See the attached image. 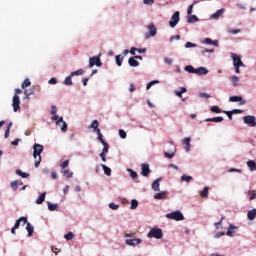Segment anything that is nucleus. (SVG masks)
Instances as JSON below:
<instances>
[{
    "label": "nucleus",
    "mask_w": 256,
    "mask_h": 256,
    "mask_svg": "<svg viewBox=\"0 0 256 256\" xmlns=\"http://www.w3.org/2000/svg\"><path fill=\"white\" fill-rule=\"evenodd\" d=\"M64 175H66V177L69 179L71 177H73V172H71V170L66 169L63 171Z\"/></svg>",
    "instance_id": "nucleus-50"
},
{
    "label": "nucleus",
    "mask_w": 256,
    "mask_h": 256,
    "mask_svg": "<svg viewBox=\"0 0 256 256\" xmlns=\"http://www.w3.org/2000/svg\"><path fill=\"white\" fill-rule=\"evenodd\" d=\"M50 113H51V115L57 114V106H55V105L51 106Z\"/></svg>",
    "instance_id": "nucleus-60"
},
{
    "label": "nucleus",
    "mask_w": 256,
    "mask_h": 256,
    "mask_svg": "<svg viewBox=\"0 0 256 256\" xmlns=\"http://www.w3.org/2000/svg\"><path fill=\"white\" fill-rule=\"evenodd\" d=\"M61 169H65L69 167V160H65L62 164H60Z\"/></svg>",
    "instance_id": "nucleus-58"
},
{
    "label": "nucleus",
    "mask_w": 256,
    "mask_h": 256,
    "mask_svg": "<svg viewBox=\"0 0 256 256\" xmlns=\"http://www.w3.org/2000/svg\"><path fill=\"white\" fill-rule=\"evenodd\" d=\"M179 11H176L172 17H171V20L169 21V25L170 27H176L177 26V23H179Z\"/></svg>",
    "instance_id": "nucleus-7"
},
{
    "label": "nucleus",
    "mask_w": 256,
    "mask_h": 256,
    "mask_svg": "<svg viewBox=\"0 0 256 256\" xmlns=\"http://www.w3.org/2000/svg\"><path fill=\"white\" fill-rule=\"evenodd\" d=\"M83 73H85V71H83V69H79L77 71H73L71 72V77H75V75H83Z\"/></svg>",
    "instance_id": "nucleus-44"
},
{
    "label": "nucleus",
    "mask_w": 256,
    "mask_h": 256,
    "mask_svg": "<svg viewBox=\"0 0 256 256\" xmlns=\"http://www.w3.org/2000/svg\"><path fill=\"white\" fill-rule=\"evenodd\" d=\"M247 166L249 167L250 171H256V163L253 160H249L247 162Z\"/></svg>",
    "instance_id": "nucleus-30"
},
{
    "label": "nucleus",
    "mask_w": 256,
    "mask_h": 256,
    "mask_svg": "<svg viewBox=\"0 0 256 256\" xmlns=\"http://www.w3.org/2000/svg\"><path fill=\"white\" fill-rule=\"evenodd\" d=\"M33 93H34L33 89H26L24 91L25 99H29V97H31V95H33Z\"/></svg>",
    "instance_id": "nucleus-38"
},
{
    "label": "nucleus",
    "mask_w": 256,
    "mask_h": 256,
    "mask_svg": "<svg viewBox=\"0 0 256 256\" xmlns=\"http://www.w3.org/2000/svg\"><path fill=\"white\" fill-rule=\"evenodd\" d=\"M197 21H199V18L195 15L190 16L188 19V23H197Z\"/></svg>",
    "instance_id": "nucleus-46"
},
{
    "label": "nucleus",
    "mask_w": 256,
    "mask_h": 256,
    "mask_svg": "<svg viewBox=\"0 0 256 256\" xmlns=\"http://www.w3.org/2000/svg\"><path fill=\"white\" fill-rule=\"evenodd\" d=\"M101 167H102L105 175H107L108 177H111V168L107 167V165H105V164H101Z\"/></svg>",
    "instance_id": "nucleus-28"
},
{
    "label": "nucleus",
    "mask_w": 256,
    "mask_h": 256,
    "mask_svg": "<svg viewBox=\"0 0 256 256\" xmlns=\"http://www.w3.org/2000/svg\"><path fill=\"white\" fill-rule=\"evenodd\" d=\"M215 50H213V49H203V50H201V53L202 54H205V53H213Z\"/></svg>",
    "instance_id": "nucleus-64"
},
{
    "label": "nucleus",
    "mask_w": 256,
    "mask_h": 256,
    "mask_svg": "<svg viewBox=\"0 0 256 256\" xmlns=\"http://www.w3.org/2000/svg\"><path fill=\"white\" fill-rule=\"evenodd\" d=\"M230 81L233 87H237L239 85V78L237 76H231Z\"/></svg>",
    "instance_id": "nucleus-31"
},
{
    "label": "nucleus",
    "mask_w": 256,
    "mask_h": 256,
    "mask_svg": "<svg viewBox=\"0 0 256 256\" xmlns=\"http://www.w3.org/2000/svg\"><path fill=\"white\" fill-rule=\"evenodd\" d=\"M75 237V234H73V232H68L67 234H65L64 239H66V241H71V239H73Z\"/></svg>",
    "instance_id": "nucleus-41"
},
{
    "label": "nucleus",
    "mask_w": 256,
    "mask_h": 256,
    "mask_svg": "<svg viewBox=\"0 0 256 256\" xmlns=\"http://www.w3.org/2000/svg\"><path fill=\"white\" fill-rule=\"evenodd\" d=\"M205 121L210 123H221V121H223V117L217 116L214 118H207Z\"/></svg>",
    "instance_id": "nucleus-19"
},
{
    "label": "nucleus",
    "mask_w": 256,
    "mask_h": 256,
    "mask_svg": "<svg viewBox=\"0 0 256 256\" xmlns=\"http://www.w3.org/2000/svg\"><path fill=\"white\" fill-rule=\"evenodd\" d=\"M243 121L249 127H256L255 116H251V115L244 116Z\"/></svg>",
    "instance_id": "nucleus-5"
},
{
    "label": "nucleus",
    "mask_w": 256,
    "mask_h": 256,
    "mask_svg": "<svg viewBox=\"0 0 256 256\" xmlns=\"http://www.w3.org/2000/svg\"><path fill=\"white\" fill-rule=\"evenodd\" d=\"M211 111L212 113H222V111L219 109V106H212Z\"/></svg>",
    "instance_id": "nucleus-54"
},
{
    "label": "nucleus",
    "mask_w": 256,
    "mask_h": 256,
    "mask_svg": "<svg viewBox=\"0 0 256 256\" xmlns=\"http://www.w3.org/2000/svg\"><path fill=\"white\" fill-rule=\"evenodd\" d=\"M137 207H139V202L137 200L133 199L131 201L130 209H136Z\"/></svg>",
    "instance_id": "nucleus-45"
},
{
    "label": "nucleus",
    "mask_w": 256,
    "mask_h": 256,
    "mask_svg": "<svg viewBox=\"0 0 256 256\" xmlns=\"http://www.w3.org/2000/svg\"><path fill=\"white\" fill-rule=\"evenodd\" d=\"M249 199H250V201H253V199H256V191L255 190L249 192Z\"/></svg>",
    "instance_id": "nucleus-52"
},
{
    "label": "nucleus",
    "mask_w": 256,
    "mask_h": 256,
    "mask_svg": "<svg viewBox=\"0 0 256 256\" xmlns=\"http://www.w3.org/2000/svg\"><path fill=\"white\" fill-rule=\"evenodd\" d=\"M128 65H130V67H139V61H137L134 57H130L128 59Z\"/></svg>",
    "instance_id": "nucleus-18"
},
{
    "label": "nucleus",
    "mask_w": 256,
    "mask_h": 256,
    "mask_svg": "<svg viewBox=\"0 0 256 256\" xmlns=\"http://www.w3.org/2000/svg\"><path fill=\"white\" fill-rule=\"evenodd\" d=\"M21 223H22L23 226H25V224L27 223V218L20 217L18 220H16V223L14 225V229H19V227L21 226Z\"/></svg>",
    "instance_id": "nucleus-16"
},
{
    "label": "nucleus",
    "mask_w": 256,
    "mask_h": 256,
    "mask_svg": "<svg viewBox=\"0 0 256 256\" xmlns=\"http://www.w3.org/2000/svg\"><path fill=\"white\" fill-rule=\"evenodd\" d=\"M186 49H191V47H197V44L193 43V42H187L185 44Z\"/></svg>",
    "instance_id": "nucleus-56"
},
{
    "label": "nucleus",
    "mask_w": 256,
    "mask_h": 256,
    "mask_svg": "<svg viewBox=\"0 0 256 256\" xmlns=\"http://www.w3.org/2000/svg\"><path fill=\"white\" fill-rule=\"evenodd\" d=\"M166 197H167V192H160L154 195V199H158V200L165 199Z\"/></svg>",
    "instance_id": "nucleus-26"
},
{
    "label": "nucleus",
    "mask_w": 256,
    "mask_h": 256,
    "mask_svg": "<svg viewBox=\"0 0 256 256\" xmlns=\"http://www.w3.org/2000/svg\"><path fill=\"white\" fill-rule=\"evenodd\" d=\"M128 171H129V173H130V177L132 178V179H137V172H135V171H133V170H131V169H128Z\"/></svg>",
    "instance_id": "nucleus-55"
},
{
    "label": "nucleus",
    "mask_w": 256,
    "mask_h": 256,
    "mask_svg": "<svg viewBox=\"0 0 256 256\" xmlns=\"http://www.w3.org/2000/svg\"><path fill=\"white\" fill-rule=\"evenodd\" d=\"M200 197L203 199H207L209 197V187H204L203 191L200 192Z\"/></svg>",
    "instance_id": "nucleus-24"
},
{
    "label": "nucleus",
    "mask_w": 256,
    "mask_h": 256,
    "mask_svg": "<svg viewBox=\"0 0 256 256\" xmlns=\"http://www.w3.org/2000/svg\"><path fill=\"white\" fill-rule=\"evenodd\" d=\"M184 71H186L187 73H193L195 75L196 68H194L191 65H187V66L184 67Z\"/></svg>",
    "instance_id": "nucleus-32"
},
{
    "label": "nucleus",
    "mask_w": 256,
    "mask_h": 256,
    "mask_svg": "<svg viewBox=\"0 0 256 256\" xmlns=\"http://www.w3.org/2000/svg\"><path fill=\"white\" fill-rule=\"evenodd\" d=\"M164 157H166V159H173L175 157V152H172V153L165 152Z\"/></svg>",
    "instance_id": "nucleus-49"
},
{
    "label": "nucleus",
    "mask_w": 256,
    "mask_h": 256,
    "mask_svg": "<svg viewBox=\"0 0 256 256\" xmlns=\"http://www.w3.org/2000/svg\"><path fill=\"white\" fill-rule=\"evenodd\" d=\"M223 113L227 115L230 121L233 119V111H223Z\"/></svg>",
    "instance_id": "nucleus-57"
},
{
    "label": "nucleus",
    "mask_w": 256,
    "mask_h": 256,
    "mask_svg": "<svg viewBox=\"0 0 256 256\" xmlns=\"http://www.w3.org/2000/svg\"><path fill=\"white\" fill-rule=\"evenodd\" d=\"M58 207L59 206L57 204H52L51 202H48L49 211H57Z\"/></svg>",
    "instance_id": "nucleus-37"
},
{
    "label": "nucleus",
    "mask_w": 256,
    "mask_h": 256,
    "mask_svg": "<svg viewBox=\"0 0 256 256\" xmlns=\"http://www.w3.org/2000/svg\"><path fill=\"white\" fill-rule=\"evenodd\" d=\"M119 136L121 137V139H127V132H125V130L123 129H120Z\"/></svg>",
    "instance_id": "nucleus-48"
},
{
    "label": "nucleus",
    "mask_w": 256,
    "mask_h": 256,
    "mask_svg": "<svg viewBox=\"0 0 256 256\" xmlns=\"http://www.w3.org/2000/svg\"><path fill=\"white\" fill-rule=\"evenodd\" d=\"M197 4V1L194 2L193 4H191L189 7H188V15H192L193 13V5Z\"/></svg>",
    "instance_id": "nucleus-59"
},
{
    "label": "nucleus",
    "mask_w": 256,
    "mask_h": 256,
    "mask_svg": "<svg viewBox=\"0 0 256 256\" xmlns=\"http://www.w3.org/2000/svg\"><path fill=\"white\" fill-rule=\"evenodd\" d=\"M13 127V122H10L7 126V129L5 131V134H4V137L5 139H8L9 138V135L11 133V128Z\"/></svg>",
    "instance_id": "nucleus-27"
},
{
    "label": "nucleus",
    "mask_w": 256,
    "mask_h": 256,
    "mask_svg": "<svg viewBox=\"0 0 256 256\" xmlns=\"http://www.w3.org/2000/svg\"><path fill=\"white\" fill-rule=\"evenodd\" d=\"M56 125H59V127H61V131H63V133H65V131H67V122L63 121V117H60L56 121Z\"/></svg>",
    "instance_id": "nucleus-11"
},
{
    "label": "nucleus",
    "mask_w": 256,
    "mask_h": 256,
    "mask_svg": "<svg viewBox=\"0 0 256 256\" xmlns=\"http://www.w3.org/2000/svg\"><path fill=\"white\" fill-rule=\"evenodd\" d=\"M231 57L233 59L234 67H243V61H241V57H239L236 53H232Z\"/></svg>",
    "instance_id": "nucleus-9"
},
{
    "label": "nucleus",
    "mask_w": 256,
    "mask_h": 256,
    "mask_svg": "<svg viewBox=\"0 0 256 256\" xmlns=\"http://www.w3.org/2000/svg\"><path fill=\"white\" fill-rule=\"evenodd\" d=\"M144 5H153L155 3V0H143Z\"/></svg>",
    "instance_id": "nucleus-63"
},
{
    "label": "nucleus",
    "mask_w": 256,
    "mask_h": 256,
    "mask_svg": "<svg viewBox=\"0 0 256 256\" xmlns=\"http://www.w3.org/2000/svg\"><path fill=\"white\" fill-rule=\"evenodd\" d=\"M45 195L46 193L44 192L38 197V199L36 200L37 205H41L45 201Z\"/></svg>",
    "instance_id": "nucleus-33"
},
{
    "label": "nucleus",
    "mask_w": 256,
    "mask_h": 256,
    "mask_svg": "<svg viewBox=\"0 0 256 256\" xmlns=\"http://www.w3.org/2000/svg\"><path fill=\"white\" fill-rule=\"evenodd\" d=\"M16 175H19L20 177H22V179H27V177H29V174L28 173H25L21 170H16Z\"/></svg>",
    "instance_id": "nucleus-34"
},
{
    "label": "nucleus",
    "mask_w": 256,
    "mask_h": 256,
    "mask_svg": "<svg viewBox=\"0 0 256 256\" xmlns=\"http://www.w3.org/2000/svg\"><path fill=\"white\" fill-rule=\"evenodd\" d=\"M51 249H52V253H55V255H57V253H61V249L55 246H52Z\"/></svg>",
    "instance_id": "nucleus-61"
},
{
    "label": "nucleus",
    "mask_w": 256,
    "mask_h": 256,
    "mask_svg": "<svg viewBox=\"0 0 256 256\" xmlns=\"http://www.w3.org/2000/svg\"><path fill=\"white\" fill-rule=\"evenodd\" d=\"M223 13H225V8L217 10V12L212 14L211 17H212V19H219V17H221V15H223Z\"/></svg>",
    "instance_id": "nucleus-22"
},
{
    "label": "nucleus",
    "mask_w": 256,
    "mask_h": 256,
    "mask_svg": "<svg viewBox=\"0 0 256 256\" xmlns=\"http://www.w3.org/2000/svg\"><path fill=\"white\" fill-rule=\"evenodd\" d=\"M116 59V65H118V67H121V65H123V55L119 54V55H116L115 57Z\"/></svg>",
    "instance_id": "nucleus-29"
},
{
    "label": "nucleus",
    "mask_w": 256,
    "mask_h": 256,
    "mask_svg": "<svg viewBox=\"0 0 256 256\" xmlns=\"http://www.w3.org/2000/svg\"><path fill=\"white\" fill-rule=\"evenodd\" d=\"M157 83H159V80H153L151 82H149L146 86V89L149 91V89L151 88L152 85H157Z\"/></svg>",
    "instance_id": "nucleus-51"
},
{
    "label": "nucleus",
    "mask_w": 256,
    "mask_h": 256,
    "mask_svg": "<svg viewBox=\"0 0 256 256\" xmlns=\"http://www.w3.org/2000/svg\"><path fill=\"white\" fill-rule=\"evenodd\" d=\"M204 43H206L207 45H214L215 47H219V41L215 40H211V38H206L204 40Z\"/></svg>",
    "instance_id": "nucleus-25"
},
{
    "label": "nucleus",
    "mask_w": 256,
    "mask_h": 256,
    "mask_svg": "<svg viewBox=\"0 0 256 256\" xmlns=\"http://www.w3.org/2000/svg\"><path fill=\"white\" fill-rule=\"evenodd\" d=\"M102 145H103L102 153L107 155V153H109V144H107V142H103Z\"/></svg>",
    "instance_id": "nucleus-42"
},
{
    "label": "nucleus",
    "mask_w": 256,
    "mask_h": 256,
    "mask_svg": "<svg viewBox=\"0 0 256 256\" xmlns=\"http://www.w3.org/2000/svg\"><path fill=\"white\" fill-rule=\"evenodd\" d=\"M71 77H73V76H71V74H70V76H67V77L65 78V80H64V85H68V86L73 85V80L71 79Z\"/></svg>",
    "instance_id": "nucleus-36"
},
{
    "label": "nucleus",
    "mask_w": 256,
    "mask_h": 256,
    "mask_svg": "<svg viewBox=\"0 0 256 256\" xmlns=\"http://www.w3.org/2000/svg\"><path fill=\"white\" fill-rule=\"evenodd\" d=\"M247 217L249 219V221H253L256 217V209H252V210H249L248 213H247Z\"/></svg>",
    "instance_id": "nucleus-23"
},
{
    "label": "nucleus",
    "mask_w": 256,
    "mask_h": 256,
    "mask_svg": "<svg viewBox=\"0 0 256 256\" xmlns=\"http://www.w3.org/2000/svg\"><path fill=\"white\" fill-rule=\"evenodd\" d=\"M141 169V174L143 175V177H147L149 173H151V169H149V164H142Z\"/></svg>",
    "instance_id": "nucleus-13"
},
{
    "label": "nucleus",
    "mask_w": 256,
    "mask_h": 256,
    "mask_svg": "<svg viewBox=\"0 0 256 256\" xmlns=\"http://www.w3.org/2000/svg\"><path fill=\"white\" fill-rule=\"evenodd\" d=\"M166 218L173 219L174 221H183V219H185V216H183V213H181V211H174L166 214Z\"/></svg>",
    "instance_id": "nucleus-2"
},
{
    "label": "nucleus",
    "mask_w": 256,
    "mask_h": 256,
    "mask_svg": "<svg viewBox=\"0 0 256 256\" xmlns=\"http://www.w3.org/2000/svg\"><path fill=\"white\" fill-rule=\"evenodd\" d=\"M147 29L149 31V35H146V39H149V37H155V35H157V27H155V24H149Z\"/></svg>",
    "instance_id": "nucleus-6"
},
{
    "label": "nucleus",
    "mask_w": 256,
    "mask_h": 256,
    "mask_svg": "<svg viewBox=\"0 0 256 256\" xmlns=\"http://www.w3.org/2000/svg\"><path fill=\"white\" fill-rule=\"evenodd\" d=\"M161 181H162V178H158V179H156L153 183H152V189H153V191H160V189H159V183H161Z\"/></svg>",
    "instance_id": "nucleus-20"
},
{
    "label": "nucleus",
    "mask_w": 256,
    "mask_h": 256,
    "mask_svg": "<svg viewBox=\"0 0 256 256\" xmlns=\"http://www.w3.org/2000/svg\"><path fill=\"white\" fill-rule=\"evenodd\" d=\"M182 144L185 145V150L187 152L191 151V137L184 138Z\"/></svg>",
    "instance_id": "nucleus-14"
},
{
    "label": "nucleus",
    "mask_w": 256,
    "mask_h": 256,
    "mask_svg": "<svg viewBox=\"0 0 256 256\" xmlns=\"http://www.w3.org/2000/svg\"><path fill=\"white\" fill-rule=\"evenodd\" d=\"M33 149H34L33 157H34V159H37V156H39L43 153V145L34 144Z\"/></svg>",
    "instance_id": "nucleus-8"
},
{
    "label": "nucleus",
    "mask_w": 256,
    "mask_h": 256,
    "mask_svg": "<svg viewBox=\"0 0 256 256\" xmlns=\"http://www.w3.org/2000/svg\"><path fill=\"white\" fill-rule=\"evenodd\" d=\"M95 65L96 67H101V65H103L101 58L94 56L89 59V68L91 69V67H95Z\"/></svg>",
    "instance_id": "nucleus-4"
},
{
    "label": "nucleus",
    "mask_w": 256,
    "mask_h": 256,
    "mask_svg": "<svg viewBox=\"0 0 256 256\" xmlns=\"http://www.w3.org/2000/svg\"><path fill=\"white\" fill-rule=\"evenodd\" d=\"M181 181H186V183H191V181H193V177L187 176V175L184 174L181 177Z\"/></svg>",
    "instance_id": "nucleus-39"
},
{
    "label": "nucleus",
    "mask_w": 256,
    "mask_h": 256,
    "mask_svg": "<svg viewBox=\"0 0 256 256\" xmlns=\"http://www.w3.org/2000/svg\"><path fill=\"white\" fill-rule=\"evenodd\" d=\"M27 87H31V80L29 78H26L22 83V89H27Z\"/></svg>",
    "instance_id": "nucleus-35"
},
{
    "label": "nucleus",
    "mask_w": 256,
    "mask_h": 256,
    "mask_svg": "<svg viewBox=\"0 0 256 256\" xmlns=\"http://www.w3.org/2000/svg\"><path fill=\"white\" fill-rule=\"evenodd\" d=\"M11 187L14 191H17L19 189V180L11 182Z\"/></svg>",
    "instance_id": "nucleus-40"
},
{
    "label": "nucleus",
    "mask_w": 256,
    "mask_h": 256,
    "mask_svg": "<svg viewBox=\"0 0 256 256\" xmlns=\"http://www.w3.org/2000/svg\"><path fill=\"white\" fill-rule=\"evenodd\" d=\"M235 231H237V227H236V226H233V225H230V226L228 227V230H227V232H226V235H227L228 237H233V236L235 235Z\"/></svg>",
    "instance_id": "nucleus-17"
},
{
    "label": "nucleus",
    "mask_w": 256,
    "mask_h": 256,
    "mask_svg": "<svg viewBox=\"0 0 256 256\" xmlns=\"http://www.w3.org/2000/svg\"><path fill=\"white\" fill-rule=\"evenodd\" d=\"M109 207H110V209H113V210L119 209V205H117V204H115L113 202L109 204Z\"/></svg>",
    "instance_id": "nucleus-62"
},
{
    "label": "nucleus",
    "mask_w": 256,
    "mask_h": 256,
    "mask_svg": "<svg viewBox=\"0 0 256 256\" xmlns=\"http://www.w3.org/2000/svg\"><path fill=\"white\" fill-rule=\"evenodd\" d=\"M20 105H21V100L19 99V95H14L12 99V107L15 113H17V111L21 109Z\"/></svg>",
    "instance_id": "nucleus-3"
},
{
    "label": "nucleus",
    "mask_w": 256,
    "mask_h": 256,
    "mask_svg": "<svg viewBox=\"0 0 256 256\" xmlns=\"http://www.w3.org/2000/svg\"><path fill=\"white\" fill-rule=\"evenodd\" d=\"M148 237L150 239H162L163 238V230H161L160 228H152L149 233H148Z\"/></svg>",
    "instance_id": "nucleus-1"
},
{
    "label": "nucleus",
    "mask_w": 256,
    "mask_h": 256,
    "mask_svg": "<svg viewBox=\"0 0 256 256\" xmlns=\"http://www.w3.org/2000/svg\"><path fill=\"white\" fill-rule=\"evenodd\" d=\"M90 128H91V129H94V131H95L96 129H99V121L94 120V121L91 123Z\"/></svg>",
    "instance_id": "nucleus-43"
},
{
    "label": "nucleus",
    "mask_w": 256,
    "mask_h": 256,
    "mask_svg": "<svg viewBox=\"0 0 256 256\" xmlns=\"http://www.w3.org/2000/svg\"><path fill=\"white\" fill-rule=\"evenodd\" d=\"M34 159H35L34 165L37 168V167H39V165H41V155L36 156V158H34Z\"/></svg>",
    "instance_id": "nucleus-47"
},
{
    "label": "nucleus",
    "mask_w": 256,
    "mask_h": 256,
    "mask_svg": "<svg viewBox=\"0 0 256 256\" xmlns=\"http://www.w3.org/2000/svg\"><path fill=\"white\" fill-rule=\"evenodd\" d=\"M209 73V70L203 66H200L196 68L195 75H207Z\"/></svg>",
    "instance_id": "nucleus-15"
},
{
    "label": "nucleus",
    "mask_w": 256,
    "mask_h": 256,
    "mask_svg": "<svg viewBox=\"0 0 256 256\" xmlns=\"http://www.w3.org/2000/svg\"><path fill=\"white\" fill-rule=\"evenodd\" d=\"M229 101L231 103H239V105H245V100H243V97L241 96H230Z\"/></svg>",
    "instance_id": "nucleus-10"
},
{
    "label": "nucleus",
    "mask_w": 256,
    "mask_h": 256,
    "mask_svg": "<svg viewBox=\"0 0 256 256\" xmlns=\"http://www.w3.org/2000/svg\"><path fill=\"white\" fill-rule=\"evenodd\" d=\"M141 243L140 238L127 239L126 245H130L131 247H135V245H139Z\"/></svg>",
    "instance_id": "nucleus-12"
},
{
    "label": "nucleus",
    "mask_w": 256,
    "mask_h": 256,
    "mask_svg": "<svg viewBox=\"0 0 256 256\" xmlns=\"http://www.w3.org/2000/svg\"><path fill=\"white\" fill-rule=\"evenodd\" d=\"M174 93L176 97H179L182 101H185V98H183V94L180 92V90H176Z\"/></svg>",
    "instance_id": "nucleus-53"
},
{
    "label": "nucleus",
    "mask_w": 256,
    "mask_h": 256,
    "mask_svg": "<svg viewBox=\"0 0 256 256\" xmlns=\"http://www.w3.org/2000/svg\"><path fill=\"white\" fill-rule=\"evenodd\" d=\"M26 230L28 231V237H31L33 235V232L35 231V228L31 223L26 222Z\"/></svg>",
    "instance_id": "nucleus-21"
}]
</instances>
